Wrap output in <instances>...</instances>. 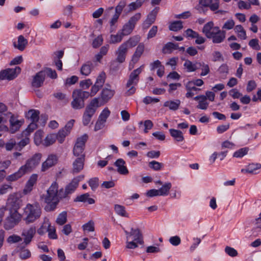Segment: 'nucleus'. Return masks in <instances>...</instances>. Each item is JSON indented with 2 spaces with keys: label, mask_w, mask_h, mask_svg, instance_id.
I'll return each mask as SVG.
<instances>
[{
  "label": "nucleus",
  "mask_w": 261,
  "mask_h": 261,
  "mask_svg": "<svg viewBox=\"0 0 261 261\" xmlns=\"http://www.w3.org/2000/svg\"><path fill=\"white\" fill-rule=\"evenodd\" d=\"M60 190H58V184L57 182H53L46 191L45 194L41 196V198L46 204L44 210L46 212L54 211L60 201L63 199V197H60Z\"/></svg>",
  "instance_id": "f257e3e1"
},
{
  "label": "nucleus",
  "mask_w": 261,
  "mask_h": 261,
  "mask_svg": "<svg viewBox=\"0 0 261 261\" xmlns=\"http://www.w3.org/2000/svg\"><path fill=\"white\" fill-rule=\"evenodd\" d=\"M213 21H209L203 27L202 33L208 39H212L214 43H221L225 38V32L220 30L218 27H214Z\"/></svg>",
  "instance_id": "f03ea898"
},
{
  "label": "nucleus",
  "mask_w": 261,
  "mask_h": 261,
  "mask_svg": "<svg viewBox=\"0 0 261 261\" xmlns=\"http://www.w3.org/2000/svg\"><path fill=\"white\" fill-rule=\"evenodd\" d=\"M41 214V208L38 203H28L23 209V220L27 224L32 223L40 217Z\"/></svg>",
  "instance_id": "7ed1b4c3"
},
{
  "label": "nucleus",
  "mask_w": 261,
  "mask_h": 261,
  "mask_svg": "<svg viewBox=\"0 0 261 261\" xmlns=\"http://www.w3.org/2000/svg\"><path fill=\"white\" fill-rule=\"evenodd\" d=\"M73 100L71 102V107L75 110H80L85 106V100L90 96L89 92L81 89L74 90L72 92Z\"/></svg>",
  "instance_id": "20e7f679"
},
{
  "label": "nucleus",
  "mask_w": 261,
  "mask_h": 261,
  "mask_svg": "<svg viewBox=\"0 0 261 261\" xmlns=\"http://www.w3.org/2000/svg\"><path fill=\"white\" fill-rule=\"evenodd\" d=\"M84 178V175H81L72 179L70 183L66 186L65 189H60V197L68 200L69 195L73 193L79 186V182Z\"/></svg>",
  "instance_id": "39448f33"
},
{
  "label": "nucleus",
  "mask_w": 261,
  "mask_h": 261,
  "mask_svg": "<svg viewBox=\"0 0 261 261\" xmlns=\"http://www.w3.org/2000/svg\"><path fill=\"white\" fill-rule=\"evenodd\" d=\"M143 65L140 66L130 73L126 84V88H128V89L125 92L126 95L129 96L135 93L136 89L134 86L137 85L139 82V75L142 71V67H143Z\"/></svg>",
  "instance_id": "423d86ee"
},
{
  "label": "nucleus",
  "mask_w": 261,
  "mask_h": 261,
  "mask_svg": "<svg viewBox=\"0 0 261 261\" xmlns=\"http://www.w3.org/2000/svg\"><path fill=\"white\" fill-rule=\"evenodd\" d=\"M21 215L18 211H11L4 224V227L6 230H10L16 226L21 220Z\"/></svg>",
  "instance_id": "0eeeda50"
},
{
  "label": "nucleus",
  "mask_w": 261,
  "mask_h": 261,
  "mask_svg": "<svg viewBox=\"0 0 261 261\" xmlns=\"http://www.w3.org/2000/svg\"><path fill=\"white\" fill-rule=\"evenodd\" d=\"M88 139V136L85 134L77 139L76 143L73 149V155L77 158L82 157L85 158V155L84 153L85 143Z\"/></svg>",
  "instance_id": "6e6552de"
},
{
  "label": "nucleus",
  "mask_w": 261,
  "mask_h": 261,
  "mask_svg": "<svg viewBox=\"0 0 261 261\" xmlns=\"http://www.w3.org/2000/svg\"><path fill=\"white\" fill-rule=\"evenodd\" d=\"M41 158L42 154L41 153H35L32 158L28 159L25 164L21 167L26 173L31 172L39 164Z\"/></svg>",
  "instance_id": "1a4fd4ad"
},
{
  "label": "nucleus",
  "mask_w": 261,
  "mask_h": 261,
  "mask_svg": "<svg viewBox=\"0 0 261 261\" xmlns=\"http://www.w3.org/2000/svg\"><path fill=\"white\" fill-rule=\"evenodd\" d=\"M20 72L21 68L19 67L3 70L0 71V80H8L9 81L13 80Z\"/></svg>",
  "instance_id": "9d476101"
},
{
  "label": "nucleus",
  "mask_w": 261,
  "mask_h": 261,
  "mask_svg": "<svg viewBox=\"0 0 261 261\" xmlns=\"http://www.w3.org/2000/svg\"><path fill=\"white\" fill-rule=\"evenodd\" d=\"M36 232V227L31 226L28 229L23 230L21 236L24 238L23 242L20 244V247L23 248L30 244Z\"/></svg>",
  "instance_id": "9b49d317"
},
{
  "label": "nucleus",
  "mask_w": 261,
  "mask_h": 261,
  "mask_svg": "<svg viewBox=\"0 0 261 261\" xmlns=\"http://www.w3.org/2000/svg\"><path fill=\"white\" fill-rule=\"evenodd\" d=\"M106 80V74L105 72H101L97 76L96 82L92 86L90 92H89L90 96H94L98 91L103 86Z\"/></svg>",
  "instance_id": "f8f14e48"
},
{
  "label": "nucleus",
  "mask_w": 261,
  "mask_h": 261,
  "mask_svg": "<svg viewBox=\"0 0 261 261\" xmlns=\"http://www.w3.org/2000/svg\"><path fill=\"white\" fill-rule=\"evenodd\" d=\"M124 232L127 241L130 237H132L133 240L137 243L140 244H143V236L140 229L132 228L129 232L124 230Z\"/></svg>",
  "instance_id": "ddd939ff"
},
{
  "label": "nucleus",
  "mask_w": 261,
  "mask_h": 261,
  "mask_svg": "<svg viewBox=\"0 0 261 261\" xmlns=\"http://www.w3.org/2000/svg\"><path fill=\"white\" fill-rule=\"evenodd\" d=\"M21 201L15 194L10 195L7 200V205L13 211H17L21 206Z\"/></svg>",
  "instance_id": "4468645a"
},
{
  "label": "nucleus",
  "mask_w": 261,
  "mask_h": 261,
  "mask_svg": "<svg viewBox=\"0 0 261 261\" xmlns=\"http://www.w3.org/2000/svg\"><path fill=\"white\" fill-rule=\"evenodd\" d=\"M107 86L108 87L103 88L100 93V98L104 103L108 102L115 93V90L111 89L110 85H107Z\"/></svg>",
  "instance_id": "2eb2a0df"
},
{
  "label": "nucleus",
  "mask_w": 261,
  "mask_h": 261,
  "mask_svg": "<svg viewBox=\"0 0 261 261\" xmlns=\"http://www.w3.org/2000/svg\"><path fill=\"white\" fill-rule=\"evenodd\" d=\"M58 162V157L55 154H50L45 161L42 163L41 171L44 172L50 167L55 165Z\"/></svg>",
  "instance_id": "dca6fc26"
},
{
  "label": "nucleus",
  "mask_w": 261,
  "mask_h": 261,
  "mask_svg": "<svg viewBox=\"0 0 261 261\" xmlns=\"http://www.w3.org/2000/svg\"><path fill=\"white\" fill-rule=\"evenodd\" d=\"M45 78V71H40L37 72L33 77L32 86L33 87L39 88L42 86Z\"/></svg>",
  "instance_id": "f3484780"
},
{
  "label": "nucleus",
  "mask_w": 261,
  "mask_h": 261,
  "mask_svg": "<svg viewBox=\"0 0 261 261\" xmlns=\"http://www.w3.org/2000/svg\"><path fill=\"white\" fill-rule=\"evenodd\" d=\"M128 49L126 48L125 44H121L116 50V61L119 63H122L125 61Z\"/></svg>",
  "instance_id": "a211bd4d"
},
{
  "label": "nucleus",
  "mask_w": 261,
  "mask_h": 261,
  "mask_svg": "<svg viewBox=\"0 0 261 261\" xmlns=\"http://www.w3.org/2000/svg\"><path fill=\"white\" fill-rule=\"evenodd\" d=\"M199 4L204 7H209L212 11H217L219 8L220 0H199Z\"/></svg>",
  "instance_id": "6ab92c4d"
},
{
  "label": "nucleus",
  "mask_w": 261,
  "mask_h": 261,
  "mask_svg": "<svg viewBox=\"0 0 261 261\" xmlns=\"http://www.w3.org/2000/svg\"><path fill=\"white\" fill-rule=\"evenodd\" d=\"M38 176L37 174H33L31 175L23 190V193L24 194L27 195L32 191L33 186L37 181Z\"/></svg>",
  "instance_id": "aec40b11"
},
{
  "label": "nucleus",
  "mask_w": 261,
  "mask_h": 261,
  "mask_svg": "<svg viewBox=\"0 0 261 261\" xmlns=\"http://www.w3.org/2000/svg\"><path fill=\"white\" fill-rule=\"evenodd\" d=\"M85 158L84 156L77 158L72 163V173L73 174L78 173L81 172L84 166Z\"/></svg>",
  "instance_id": "412c9836"
},
{
  "label": "nucleus",
  "mask_w": 261,
  "mask_h": 261,
  "mask_svg": "<svg viewBox=\"0 0 261 261\" xmlns=\"http://www.w3.org/2000/svg\"><path fill=\"white\" fill-rule=\"evenodd\" d=\"M144 48L145 46L143 43H140L137 46L131 60L132 62L133 63V67H134V65L137 63L139 60L140 57L144 53Z\"/></svg>",
  "instance_id": "4be33fe9"
},
{
  "label": "nucleus",
  "mask_w": 261,
  "mask_h": 261,
  "mask_svg": "<svg viewBox=\"0 0 261 261\" xmlns=\"http://www.w3.org/2000/svg\"><path fill=\"white\" fill-rule=\"evenodd\" d=\"M125 165V162L122 159H118L114 163V165L117 167V172L122 175L128 173V170Z\"/></svg>",
  "instance_id": "5701e85b"
},
{
  "label": "nucleus",
  "mask_w": 261,
  "mask_h": 261,
  "mask_svg": "<svg viewBox=\"0 0 261 261\" xmlns=\"http://www.w3.org/2000/svg\"><path fill=\"white\" fill-rule=\"evenodd\" d=\"M10 131L11 133H14L17 131L22 124V122L18 120L13 115H12L10 119Z\"/></svg>",
  "instance_id": "b1692460"
},
{
  "label": "nucleus",
  "mask_w": 261,
  "mask_h": 261,
  "mask_svg": "<svg viewBox=\"0 0 261 261\" xmlns=\"http://www.w3.org/2000/svg\"><path fill=\"white\" fill-rule=\"evenodd\" d=\"M25 173H27L21 166L17 171L10 175H8L6 177V179L9 182L15 181L22 177Z\"/></svg>",
  "instance_id": "393cba45"
},
{
  "label": "nucleus",
  "mask_w": 261,
  "mask_h": 261,
  "mask_svg": "<svg viewBox=\"0 0 261 261\" xmlns=\"http://www.w3.org/2000/svg\"><path fill=\"white\" fill-rule=\"evenodd\" d=\"M195 100H198V105L197 108L201 110H206L208 106V102L206 101V97L203 95L195 96L194 98Z\"/></svg>",
  "instance_id": "a878e982"
},
{
  "label": "nucleus",
  "mask_w": 261,
  "mask_h": 261,
  "mask_svg": "<svg viewBox=\"0 0 261 261\" xmlns=\"http://www.w3.org/2000/svg\"><path fill=\"white\" fill-rule=\"evenodd\" d=\"M28 43V40L24 38L23 36L20 35L18 37L17 44L14 42L13 43V46L18 50L23 51L27 45Z\"/></svg>",
  "instance_id": "bb28decb"
},
{
  "label": "nucleus",
  "mask_w": 261,
  "mask_h": 261,
  "mask_svg": "<svg viewBox=\"0 0 261 261\" xmlns=\"http://www.w3.org/2000/svg\"><path fill=\"white\" fill-rule=\"evenodd\" d=\"M169 132L171 137L177 142H182L184 140V137L181 131L171 128Z\"/></svg>",
  "instance_id": "cd10ccee"
},
{
  "label": "nucleus",
  "mask_w": 261,
  "mask_h": 261,
  "mask_svg": "<svg viewBox=\"0 0 261 261\" xmlns=\"http://www.w3.org/2000/svg\"><path fill=\"white\" fill-rule=\"evenodd\" d=\"M89 193H85L80 196H77L74 199V201L76 202H87L89 204H92L95 203V200L89 197Z\"/></svg>",
  "instance_id": "c85d7f7f"
},
{
  "label": "nucleus",
  "mask_w": 261,
  "mask_h": 261,
  "mask_svg": "<svg viewBox=\"0 0 261 261\" xmlns=\"http://www.w3.org/2000/svg\"><path fill=\"white\" fill-rule=\"evenodd\" d=\"M140 40V37L138 35L130 37L128 40L123 42L122 44H125L126 48L133 47L137 45Z\"/></svg>",
  "instance_id": "c756f323"
},
{
  "label": "nucleus",
  "mask_w": 261,
  "mask_h": 261,
  "mask_svg": "<svg viewBox=\"0 0 261 261\" xmlns=\"http://www.w3.org/2000/svg\"><path fill=\"white\" fill-rule=\"evenodd\" d=\"M40 112L37 110H30L26 114V117L32 122H38Z\"/></svg>",
  "instance_id": "7c9ffc66"
},
{
  "label": "nucleus",
  "mask_w": 261,
  "mask_h": 261,
  "mask_svg": "<svg viewBox=\"0 0 261 261\" xmlns=\"http://www.w3.org/2000/svg\"><path fill=\"white\" fill-rule=\"evenodd\" d=\"M93 68V64L90 62L88 61L82 65L81 68V73L82 74L85 76L89 75L91 73L92 69Z\"/></svg>",
  "instance_id": "2f4dec72"
},
{
  "label": "nucleus",
  "mask_w": 261,
  "mask_h": 261,
  "mask_svg": "<svg viewBox=\"0 0 261 261\" xmlns=\"http://www.w3.org/2000/svg\"><path fill=\"white\" fill-rule=\"evenodd\" d=\"M180 104V101L178 99H176L175 100L166 101L164 103V106L165 107H168L171 110L176 111L179 108Z\"/></svg>",
  "instance_id": "473e14b6"
},
{
  "label": "nucleus",
  "mask_w": 261,
  "mask_h": 261,
  "mask_svg": "<svg viewBox=\"0 0 261 261\" xmlns=\"http://www.w3.org/2000/svg\"><path fill=\"white\" fill-rule=\"evenodd\" d=\"M198 62H196L193 63L191 61L186 60L184 64V66L187 69L188 72H193L198 69V66H199Z\"/></svg>",
  "instance_id": "72a5a7b5"
},
{
  "label": "nucleus",
  "mask_w": 261,
  "mask_h": 261,
  "mask_svg": "<svg viewBox=\"0 0 261 261\" xmlns=\"http://www.w3.org/2000/svg\"><path fill=\"white\" fill-rule=\"evenodd\" d=\"M178 44L171 42L167 43L162 48V53L164 54H171L173 50L177 49Z\"/></svg>",
  "instance_id": "f704fd0d"
},
{
  "label": "nucleus",
  "mask_w": 261,
  "mask_h": 261,
  "mask_svg": "<svg viewBox=\"0 0 261 261\" xmlns=\"http://www.w3.org/2000/svg\"><path fill=\"white\" fill-rule=\"evenodd\" d=\"M94 114L93 111L85 109L83 116V123L84 125H87L90 123L91 118Z\"/></svg>",
  "instance_id": "c9c22d12"
},
{
  "label": "nucleus",
  "mask_w": 261,
  "mask_h": 261,
  "mask_svg": "<svg viewBox=\"0 0 261 261\" xmlns=\"http://www.w3.org/2000/svg\"><path fill=\"white\" fill-rule=\"evenodd\" d=\"M101 105L99 104V101L98 98H93L90 102V103L87 106L86 109L93 111V112L95 113L97 109L100 107Z\"/></svg>",
  "instance_id": "e433bc0d"
},
{
  "label": "nucleus",
  "mask_w": 261,
  "mask_h": 261,
  "mask_svg": "<svg viewBox=\"0 0 261 261\" xmlns=\"http://www.w3.org/2000/svg\"><path fill=\"white\" fill-rule=\"evenodd\" d=\"M172 185L170 182H166L160 188L158 191L160 196H167L171 188Z\"/></svg>",
  "instance_id": "4c0bfd02"
},
{
  "label": "nucleus",
  "mask_w": 261,
  "mask_h": 261,
  "mask_svg": "<svg viewBox=\"0 0 261 261\" xmlns=\"http://www.w3.org/2000/svg\"><path fill=\"white\" fill-rule=\"evenodd\" d=\"M182 22L180 20L174 21L171 22L169 25V29L170 31L177 32L182 29Z\"/></svg>",
  "instance_id": "58836bf2"
},
{
  "label": "nucleus",
  "mask_w": 261,
  "mask_h": 261,
  "mask_svg": "<svg viewBox=\"0 0 261 261\" xmlns=\"http://www.w3.org/2000/svg\"><path fill=\"white\" fill-rule=\"evenodd\" d=\"M115 212L119 216L124 217H128V215L126 212L125 207L119 204H115L114 206Z\"/></svg>",
  "instance_id": "ea45409f"
},
{
  "label": "nucleus",
  "mask_w": 261,
  "mask_h": 261,
  "mask_svg": "<svg viewBox=\"0 0 261 261\" xmlns=\"http://www.w3.org/2000/svg\"><path fill=\"white\" fill-rule=\"evenodd\" d=\"M198 64H199V66H198V69H201L202 70L200 73L201 76H205L209 73L210 70L208 64H205L203 62H199Z\"/></svg>",
  "instance_id": "a19ab883"
},
{
  "label": "nucleus",
  "mask_w": 261,
  "mask_h": 261,
  "mask_svg": "<svg viewBox=\"0 0 261 261\" xmlns=\"http://www.w3.org/2000/svg\"><path fill=\"white\" fill-rule=\"evenodd\" d=\"M47 232L48 236L50 239H57L58 237L56 234V230L55 226H51L50 223L48 222Z\"/></svg>",
  "instance_id": "79ce46f5"
},
{
  "label": "nucleus",
  "mask_w": 261,
  "mask_h": 261,
  "mask_svg": "<svg viewBox=\"0 0 261 261\" xmlns=\"http://www.w3.org/2000/svg\"><path fill=\"white\" fill-rule=\"evenodd\" d=\"M67 212L65 211L59 214L56 219V223L60 225L64 224L67 221Z\"/></svg>",
  "instance_id": "37998d69"
},
{
  "label": "nucleus",
  "mask_w": 261,
  "mask_h": 261,
  "mask_svg": "<svg viewBox=\"0 0 261 261\" xmlns=\"http://www.w3.org/2000/svg\"><path fill=\"white\" fill-rule=\"evenodd\" d=\"M37 122H32L28 125L26 129L23 132V136H28L38 127Z\"/></svg>",
  "instance_id": "c03bdc74"
},
{
  "label": "nucleus",
  "mask_w": 261,
  "mask_h": 261,
  "mask_svg": "<svg viewBox=\"0 0 261 261\" xmlns=\"http://www.w3.org/2000/svg\"><path fill=\"white\" fill-rule=\"evenodd\" d=\"M17 248H19L21 250L19 255V257L21 259H26L30 257L31 253L29 249H25V247L23 248L20 247V245L18 246Z\"/></svg>",
  "instance_id": "a18cd8bd"
},
{
  "label": "nucleus",
  "mask_w": 261,
  "mask_h": 261,
  "mask_svg": "<svg viewBox=\"0 0 261 261\" xmlns=\"http://www.w3.org/2000/svg\"><path fill=\"white\" fill-rule=\"evenodd\" d=\"M134 28V27L127 22L123 25L121 30L122 35L126 36L129 35L132 32Z\"/></svg>",
  "instance_id": "49530a36"
},
{
  "label": "nucleus",
  "mask_w": 261,
  "mask_h": 261,
  "mask_svg": "<svg viewBox=\"0 0 261 261\" xmlns=\"http://www.w3.org/2000/svg\"><path fill=\"white\" fill-rule=\"evenodd\" d=\"M249 151L248 147H243L235 151L233 156L237 158H241L247 154Z\"/></svg>",
  "instance_id": "de8ad7c7"
},
{
  "label": "nucleus",
  "mask_w": 261,
  "mask_h": 261,
  "mask_svg": "<svg viewBox=\"0 0 261 261\" xmlns=\"http://www.w3.org/2000/svg\"><path fill=\"white\" fill-rule=\"evenodd\" d=\"M66 132L64 129L62 128L59 130L58 134L56 135V139L60 143H63L66 136L68 135V133Z\"/></svg>",
  "instance_id": "09e8293b"
},
{
  "label": "nucleus",
  "mask_w": 261,
  "mask_h": 261,
  "mask_svg": "<svg viewBox=\"0 0 261 261\" xmlns=\"http://www.w3.org/2000/svg\"><path fill=\"white\" fill-rule=\"evenodd\" d=\"M158 11L154 9L151 11L147 15L146 20L147 22H149L150 24H152L155 20Z\"/></svg>",
  "instance_id": "8fccbe9b"
},
{
  "label": "nucleus",
  "mask_w": 261,
  "mask_h": 261,
  "mask_svg": "<svg viewBox=\"0 0 261 261\" xmlns=\"http://www.w3.org/2000/svg\"><path fill=\"white\" fill-rule=\"evenodd\" d=\"M148 166L155 171H158L163 167V164L155 161H152L149 163Z\"/></svg>",
  "instance_id": "3c124183"
},
{
  "label": "nucleus",
  "mask_w": 261,
  "mask_h": 261,
  "mask_svg": "<svg viewBox=\"0 0 261 261\" xmlns=\"http://www.w3.org/2000/svg\"><path fill=\"white\" fill-rule=\"evenodd\" d=\"M22 238L18 235L16 234H12L7 239V242L9 244H13V243H18L22 241Z\"/></svg>",
  "instance_id": "603ef678"
},
{
  "label": "nucleus",
  "mask_w": 261,
  "mask_h": 261,
  "mask_svg": "<svg viewBox=\"0 0 261 261\" xmlns=\"http://www.w3.org/2000/svg\"><path fill=\"white\" fill-rule=\"evenodd\" d=\"M261 168L260 164H250L247 167L246 172L249 173H253L256 170L259 169Z\"/></svg>",
  "instance_id": "864d4df0"
},
{
  "label": "nucleus",
  "mask_w": 261,
  "mask_h": 261,
  "mask_svg": "<svg viewBox=\"0 0 261 261\" xmlns=\"http://www.w3.org/2000/svg\"><path fill=\"white\" fill-rule=\"evenodd\" d=\"M141 17V13H137L129 18V20L128 21V22L130 24H131L133 27L135 28L136 24L137 23V21L140 19Z\"/></svg>",
  "instance_id": "5fc2aeb1"
},
{
  "label": "nucleus",
  "mask_w": 261,
  "mask_h": 261,
  "mask_svg": "<svg viewBox=\"0 0 261 261\" xmlns=\"http://www.w3.org/2000/svg\"><path fill=\"white\" fill-rule=\"evenodd\" d=\"M110 111L107 108H106L101 112L98 117V119L106 122L107 118L110 115Z\"/></svg>",
  "instance_id": "6e6d98bb"
},
{
  "label": "nucleus",
  "mask_w": 261,
  "mask_h": 261,
  "mask_svg": "<svg viewBox=\"0 0 261 261\" xmlns=\"http://www.w3.org/2000/svg\"><path fill=\"white\" fill-rule=\"evenodd\" d=\"M123 36L122 33L120 34L117 33L116 35H112L111 36L110 43H116L121 41Z\"/></svg>",
  "instance_id": "4d7b16f0"
},
{
  "label": "nucleus",
  "mask_w": 261,
  "mask_h": 261,
  "mask_svg": "<svg viewBox=\"0 0 261 261\" xmlns=\"http://www.w3.org/2000/svg\"><path fill=\"white\" fill-rule=\"evenodd\" d=\"M56 136L55 135H49L46 136L44 140V144L45 146H49L55 142Z\"/></svg>",
  "instance_id": "13d9d810"
},
{
  "label": "nucleus",
  "mask_w": 261,
  "mask_h": 261,
  "mask_svg": "<svg viewBox=\"0 0 261 261\" xmlns=\"http://www.w3.org/2000/svg\"><path fill=\"white\" fill-rule=\"evenodd\" d=\"M126 4V3L125 0L121 1L115 8V13L120 15Z\"/></svg>",
  "instance_id": "bf43d9fd"
},
{
  "label": "nucleus",
  "mask_w": 261,
  "mask_h": 261,
  "mask_svg": "<svg viewBox=\"0 0 261 261\" xmlns=\"http://www.w3.org/2000/svg\"><path fill=\"white\" fill-rule=\"evenodd\" d=\"M84 230L88 231H93L94 230V223L92 220L84 224L82 226Z\"/></svg>",
  "instance_id": "052dcab7"
},
{
  "label": "nucleus",
  "mask_w": 261,
  "mask_h": 261,
  "mask_svg": "<svg viewBox=\"0 0 261 261\" xmlns=\"http://www.w3.org/2000/svg\"><path fill=\"white\" fill-rule=\"evenodd\" d=\"M48 221V220L44 221L42 226L37 230V233L39 234L42 236L47 232Z\"/></svg>",
  "instance_id": "680f3d73"
},
{
  "label": "nucleus",
  "mask_w": 261,
  "mask_h": 261,
  "mask_svg": "<svg viewBox=\"0 0 261 261\" xmlns=\"http://www.w3.org/2000/svg\"><path fill=\"white\" fill-rule=\"evenodd\" d=\"M258 42L259 41L257 39H252L250 40L249 45L253 49L258 50L260 49Z\"/></svg>",
  "instance_id": "e2e57ef3"
},
{
  "label": "nucleus",
  "mask_w": 261,
  "mask_h": 261,
  "mask_svg": "<svg viewBox=\"0 0 261 261\" xmlns=\"http://www.w3.org/2000/svg\"><path fill=\"white\" fill-rule=\"evenodd\" d=\"M44 71H45V75H47L48 76L53 79H55L57 77V74L55 70H53L50 68H46Z\"/></svg>",
  "instance_id": "0e129e2a"
},
{
  "label": "nucleus",
  "mask_w": 261,
  "mask_h": 261,
  "mask_svg": "<svg viewBox=\"0 0 261 261\" xmlns=\"http://www.w3.org/2000/svg\"><path fill=\"white\" fill-rule=\"evenodd\" d=\"M185 33L187 38L194 39L198 36V33L191 29H188L185 31Z\"/></svg>",
  "instance_id": "69168bd1"
},
{
  "label": "nucleus",
  "mask_w": 261,
  "mask_h": 261,
  "mask_svg": "<svg viewBox=\"0 0 261 261\" xmlns=\"http://www.w3.org/2000/svg\"><path fill=\"white\" fill-rule=\"evenodd\" d=\"M103 41V39L101 36H98L97 37L95 38L92 42V46L93 48H96L100 46Z\"/></svg>",
  "instance_id": "338daca9"
},
{
  "label": "nucleus",
  "mask_w": 261,
  "mask_h": 261,
  "mask_svg": "<svg viewBox=\"0 0 261 261\" xmlns=\"http://www.w3.org/2000/svg\"><path fill=\"white\" fill-rule=\"evenodd\" d=\"M92 85L91 80L88 79L86 80H83L80 82V85L84 89H87L89 87Z\"/></svg>",
  "instance_id": "774afa93"
}]
</instances>
